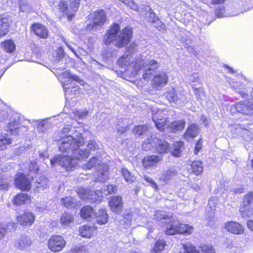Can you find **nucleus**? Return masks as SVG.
Masks as SVG:
<instances>
[{
	"label": "nucleus",
	"mask_w": 253,
	"mask_h": 253,
	"mask_svg": "<svg viewBox=\"0 0 253 253\" xmlns=\"http://www.w3.org/2000/svg\"><path fill=\"white\" fill-rule=\"evenodd\" d=\"M18 222L23 226H31L34 222L35 216L30 212H26L17 216Z\"/></svg>",
	"instance_id": "obj_18"
},
{
	"label": "nucleus",
	"mask_w": 253,
	"mask_h": 253,
	"mask_svg": "<svg viewBox=\"0 0 253 253\" xmlns=\"http://www.w3.org/2000/svg\"><path fill=\"white\" fill-rule=\"evenodd\" d=\"M109 203L110 209L113 212L119 214L123 211V202L121 197L119 196L113 197Z\"/></svg>",
	"instance_id": "obj_14"
},
{
	"label": "nucleus",
	"mask_w": 253,
	"mask_h": 253,
	"mask_svg": "<svg viewBox=\"0 0 253 253\" xmlns=\"http://www.w3.org/2000/svg\"><path fill=\"white\" fill-rule=\"evenodd\" d=\"M31 244L30 238L26 235H22L16 240L15 245L18 249L23 250L29 247Z\"/></svg>",
	"instance_id": "obj_20"
},
{
	"label": "nucleus",
	"mask_w": 253,
	"mask_h": 253,
	"mask_svg": "<svg viewBox=\"0 0 253 253\" xmlns=\"http://www.w3.org/2000/svg\"><path fill=\"white\" fill-rule=\"evenodd\" d=\"M176 173V171L173 169H169L164 170L162 172L161 176L159 177V179L160 181L164 182L165 183H168L169 180L174 176Z\"/></svg>",
	"instance_id": "obj_30"
},
{
	"label": "nucleus",
	"mask_w": 253,
	"mask_h": 253,
	"mask_svg": "<svg viewBox=\"0 0 253 253\" xmlns=\"http://www.w3.org/2000/svg\"><path fill=\"white\" fill-rule=\"evenodd\" d=\"M63 78L70 79L74 81H79V77L76 75H72L70 74V72L68 71H65L60 73Z\"/></svg>",
	"instance_id": "obj_46"
},
{
	"label": "nucleus",
	"mask_w": 253,
	"mask_h": 253,
	"mask_svg": "<svg viewBox=\"0 0 253 253\" xmlns=\"http://www.w3.org/2000/svg\"><path fill=\"white\" fill-rule=\"evenodd\" d=\"M168 82V77L165 73L155 76L152 80V87L160 90L166 85Z\"/></svg>",
	"instance_id": "obj_15"
},
{
	"label": "nucleus",
	"mask_w": 253,
	"mask_h": 253,
	"mask_svg": "<svg viewBox=\"0 0 253 253\" xmlns=\"http://www.w3.org/2000/svg\"><path fill=\"white\" fill-rule=\"evenodd\" d=\"M155 219L158 221L164 220L165 224V232L168 235L175 234L190 235L193 232V227L187 224L180 223L176 218L172 217L169 213L163 211H156L154 214Z\"/></svg>",
	"instance_id": "obj_2"
},
{
	"label": "nucleus",
	"mask_w": 253,
	"mask_h": 253,
	"mask_svg": "<svg viewBox=\"0 0 253 253\" xmlns=\"http://www.w3.org/2000/svg\"><path fill=\"white\" fill-rule=\"evenodd\" d=\"M46 124L45 121L40 122L37 125V128L40 132H43L45 129Z\"/></svg>",
	"instance_id": "obj_57"
},
{
	"label": "nucleus",
	"mask_w": 253,
	"mask_h": 253,
	"mask_svg": "<svg viewBox=\"0 0 253 253\" xmlns=\"http://www.w3.org/2000/svg\"><path fill=\"white\" fill-rule=\"evenodd\" d=\"M11 143V139L7 134L0 135V149H3L4 146Z\"/></svg>",
	"instance_id": "obj_41"
},
{
	"label": "nucleus",
	"mask_w": 253,
	"mask_h": 253,
	"mask_svg": "<svg viewBox=\"0 0 253 253\" xmlns=\"http://www.w3.org/2000/svg\"><path fill=\"white\" fill-rule=\"evenodd\" d=\"M148 129V128L146 125L137 126L133 128V133L135 135H141L145 132Z\"/></svg>",
	"instance_id": "obj_43"
},
{
	"label": "nucleus",
	"mask_w": 253,
	"mask_h": 253,
	"mask_svg": "<svg viewBox=\"0 0 253 253\" xmlns=\"http://www.w3.org/2000/svg\"><path fill=\"white\" fill-rule=\"evenodd\" d=\"M184 248L189 253H201L200 251H197L195 247L190 244H186L183 245Z\"/></svg>",
	"instance_id": "obj_48"
},
{
	"label": "nucleus",
	"mask_w": 253,
	"mask_h": 253,
	"mask_svg": "<svg viewBox=\"0 0 253 253\" xmlns=\"http://www.w3.org/2000/svg\"><path fill=\"white\" fill-rule=\"evenodd\" d=\"M192 170L196 175H199L203 171V165L201 161H194L191 165Z\"/></svg>",
	"instance_id": "obj_34"
},
{
	"label": "nucleus",
	"mask_w": 253,
	"mask_h": 253,
	"mask_svg": "<svg viewBox=\"0 0 253 253\" xmlns=\"http://www.w3.org/2000/svg\"><path fill=\"white\" fill-rule=\"evenodd\" d=\"M94 217L96 218V222L99 225L106 224L109 219V215L105 210H99L95 213Z\"/></svg>",
	"instance_id": "obj_23"
},
{
	"label": "nucleus",
	"mask_w": 253,
	"mask_h": 253,
	"mask_svg": "<svg viewBox=\"0 0 253 253\" xmlns=\"http://www.w3.org/2000/svg\"><path fill=\"white\" fill-rule=\"evenodd\" d=\"M212 5H220L223 4L226 0H210Z\"/></svg>",
	"instance_id": "obj_62"
},
{
	"label": "nucleus",
	"mask_w": 253,
	"mask_h": 253,
	"mask_svg": "<svg viewBox=\"0 0 253 253\" xmlns=\"http://www.w3.org/2000/svg\"><path fill=\"white\" fill-rule=\"evenodd\" d=\"M87 146L88 148L93 151L97 150L99 148V146L96 142L92 140L88 142Z\"/></svg>",
	"instance_id": "obj_52"
},
{
	"label": "nucleus",
	"mask_w": 253,
	"mask_h": 253,
	"mask_svg": "<svg viewBox=\"0 0 253 253\" xmlns=\"http://www.w3.org/2000/svg\"><path fill=\"white\" fill-rule=\"evenodd\" d=\"M97 166V171L95 172L96 180L98 181H104L108 177V167L104 164L101 163V160L96 157H93L89 161L83 166L84 169H91L93 167Z\"/></svg>",
	"instance_id": "obj_5"
},
{
	"label": "nucleus",
	"mask_w": 253,
	"mask_h": 253,
	"mask_svg": "<svg viewBox=\"0 0 253 253\" xmlns=\"http://www.w3.org/2000/svg\"><path fill=\"white\" fill-rule=\"evenodd\" d=\"M253 203V192H251L245 196L243 204L249 205Z\"/></svg>",
	"instance_id": "obj_50"
},
{
	"label": "nucleus",
	"mask_w": 253,
	"mask_h": 253,
	"mask_svg": "<svg viewBox=\"0 0 253 253\" xmlns=\"http://www.w3.org/2000/svg\"><path fill=\"white\" fill-rule=\"evenodd\" d=\"M167 111L163 109H158L156 111H153V116L154 117L156 115L158 116L159 119L158 120H161L162 118H166L167 117Z\"/></svg>",
	"instance_id": "obj_45"
},
{
	"label": "nucleus",
	"mask_w": 253,
	"mask_h": 253,
	"mask_svg": "<svg viewBox=\"0 0 253 253\" xmlns=\"http://www.w3.org/2000/svg\"><path fill=\"white\" fill-rule=\"evenodd\" d=\"M29 169L30 171L37 172V171L38 170V166H37V163L36 162H30Z\"/></svg>",
	"instance_id": "obj_59"
},
{
	"label": "nucleus",
	"mask_w": 253,
	"mask_h": 253,
	"mask_svg": "<svg viewBox=\"0 0 253 253\" xmlns=\"http://www.w3.org/2000/svg\"><path fill=\"white\" fill-rule=\"evenodd\" d=\"M161 157L156 155H151L145 157L143 160V165L144 167H151L156 165L159 162L162 161Z\"/></svg>",
	"instance_id": "obj_22"
},
{
	"label": "nucleus",
	"mask_w": 253,
	"mask_h": 253,
	"mask_svg": "<svg viewBox=\"0 0 253 253\" xmlns=\"http://www.w3.org/2000/svg\"><path fill=\"white\" fill-rule=\"evenodd\" d=\"M74 221V216L67 212L63 213L60 219V223L63 227H66L70 225Z\"/></svg>",
	"instance_id": "obj_27"
},
{
	"label": "nucleus",
	"mask_w": 253,
	"mask_h": 253,
	"mask_svg": "<svg viewBox=\"0 0 253 253\" xmlns=\"http://www.w3.org/2000/svg\"><path fill=\"white\" fill-rule=\"evenodd\" d=\"M88 112L87 110L76 111L74 112L75 117L81 119L85 118L88 115Z\"/></svg>",
	"instance_id": "obj_49"
},
{
	"label": "nucleus",
	"mask_w": 253,
	"mask_h": 253,
	"mask_svg": "<svg viewBox=\"0 0 253 253\" xmlns=\"http://www.w3.org/2000/svg\"><path fill=\"white\" fill-rule=\"evenodd\" d=\"M129 60L128 55L124 54L118 60V63H126Z\"/></svg>",
	"instance_id": "obj_56"
},
{
	"label": "nucleus",
	"mask_w": 253,
	"mask_h": 253,
	"mask_svg": "<svg viewBox=\"0 0 253 253\" xmlns=\"http://www.w3.org/2000/svg\"><path fill=\"white\" fill-rule=\"evenodd\" d=\"M8 187V184L6 180L2 177L0 176V189L7 190Z\"/></svg>",
	"instance_id": "obj_54"
},
{
	"label": "nucleus",
	"mask_w": 253,
	"mask_h": 253,
	"mask_svg": "<svg viewBox=\"0 0 253 253\" xmlns=\"http://www.w3.org/2000/svg\"><path fill=\"white\" fill-rule=\"evenodd\" d=\"M12 20L7 14H0V38L4 37L9 33Z\"/></svg>",
	"instance_id": "obj_11"
},
{
	"label": "nucleus",
	"mask_w": 253,
	"mask_h": 253,
	"mask_svg": "<svg viewBox=\"0 0 253 253\" xmlns=\"http://www.w3.org/2000/svg\"><path fill=\"white\" fill-rule=\"evenodd\" d=\"M199 131V128L197 125L193 124L189 126L184 134L186 139L189 140L190 139L196 137Z\"/></svg>",
	"instance_id": "obj_25"
},
{
	"label": "nucleus",
	"mask_w": 253,
	"mask_h": 253,
	"mask_svg": "<svg viewBox=\"0 0 253 253\" xmlns=\"http://www.w3.org/2000/svg\"><path fill=\"white\" fill-rule=\"evenodd\" d=\"M81 0H60L58 3L59 11L66 16L68 20H71L78 11Z\"/></svg>",
	"instance_id": "obj_4"
},
{
	"label": "nucleus",
	"mask_w": 253,
	"mask_h": 253,
	"mask_svg": "<svg viewBox=\"0 0 253 253\" xmlns=\"http://www.w3.org/2000/svg\"><path fill=\"white\" fill-rule=\"evenodd\" d=\"M95 213L92 208L88 206L84 207L80 211L81 217L85 219H90L94 217Z\"/></svg>",
	"instance_id": "obj_28"
},
{
	"label": "nucleus",
	"mask_w": 253,
	"mask_h": 253,
	"mask_svg": "<svg viewBox=\"0 0 253 253\" xmlns=\"http://www.w3.org/2000/svg\"><path fill=\"white\" fill-rule=\"evenodd\" d=\"M77 193L81 199L87 200L91 203L100 202L101 200L102 194L99 190L95 191L80 188L78 189Z\"/></svg>",
	"instance_id": "obj_8"
},
{
	"label": "nucleus",
	"mask_w": 253,
	"mask_h": 253,
	"mask_svg": "<svg viewBox=\"0 0 253 253\" xmlns=\"http://www.w3.org/2000/svg\"><path fill=\"white\" fill-rule=\"evenodd\" d=\"M166 97L169 102H176L178 100L176 92L173 89H171L166 93Z\"/></svg>",
	"instance_id": "obj_42"
},
{
	"label": "nucleus",
	"mask_w": 253,
	"mask_h": 253,
	"mask_svg": "<svg viewBox=\"0 0 253 253\" xmlns=\"http://www.w3.org/2000/svg\"><path fill=\"white\" fill-rule=\"evenodd\" d=\"M73 81L70 80L65 81L63 85V87L65 90V92L70 91L71 92H75L78 91L79 87L78 85H72Z\"/></svg>",
	"instance_id": "obj_35"
},
{
	"label": "nucleus",
	"mask_w": 253,
	"mask_h": 253,
	"mask_svg": "<svg viewBox=\"0 0 253 253\" xmlns=\"http://www.w3.org/2000/svg\"><path fill=\"white\" fill-rule=\"evenodd\" d=\"M92 28L101 27L107 20L106 14L103 9H98L93 12Z\"/></svg>",
	"instance_id": "obj_12"
},
{
	"label": "nucleus",
	"mask_w": 253,
	"mask_h": 253,
	"mask_svg": "<svg viewBox=\"0 0 253 253\" xmlns=\"http://www.w3.org/2000/svg\"><path fill=\"white\" fill-rule=\"evenodd\" d=\"M216 198H212L210 199L208 207L211 209V211H214L215 209V204L217 202Z\"/></svg>",
	"instance_id": "obj_53"
},
{
	"label": "nucleus",
	"mask_w": 253,
	"mask_h": 253,
	"mask_svg": "<svg viewBox=\"0 0 253 253\" xmlns=\"http://www.w3.org/2000/svg\"><path fill=\"white\" fill-rule=\"evenodd\" d=\"M239 211L242 217H250L253 214L252 210H251L249 205L247 204H242Z\"/></svg>",
	"instance_id": "obj_36"
},
{
	"label": "nucleus",
	"mask_w": 253,
	"mask_h": 253,
	"mask_svg": "<svg viewBox=\"0 0 253 253\" xmlns=\"http://www.w3.org/2000/svg\"><path fill=\"white\" fill-rule=\"evenodd\" d=\"M70 130V128L69 126L67 125L66 126H64V127L62 128L61 132H60L61 133V137L63 138V136H67L66 134L69 132Z\"/></svg>",
	"instance_id": "obj_60"
},
{
	"label": "nucleus",
	"mask_w": 253,
	"mask_h": 253,
	"mask_svg": "<svg viewBox=\"0 0 253 253\" xmlns=\"http://www.w3.org/2000/svg\"><path fill=\"white\" fill-rule=\"evenodd\" d=\"M201 253H215L213 248L211 245H203L200 247Z\"/></svg>",
	"instance_id": "obj_47"
},
{
	"label": "nucleus",
	"mask_w": 253,
	"mask_h": 253,
	"mask_svg": "<svg viewBox=\"0 0 253 253\" xmlns=\"http://www.w3.org/2000/svg\"><path fill=\"white\" fill-rule=\"evenodd\" d=\"M80 146H76L72 151L73 157L77 160L85 159L89 155V152L87 149H81Z\"/></svg>",
	"instance_id": "obj_21"
},
{
	"label": "nucleus",
	"mask_w": 253,
	"mask_h": 253,
	"mask_svg": "<svg viewBox=\"0 0 253 253\" xmlns=\"http://www.w3.org/2000/svg\"><path fill=\"white\" fill-rule=\"evenodd\" d=\"M185 125V122L183 120L175 121L169 124L167 126V129L169 131L175 132L183 129Z\"/></svg>",
	"instance_id": "obj_29"
},
{
	"label": "nucleus",
	"mask_w": 253,
	"mask_h": 253,
	"mask_svg": "<svg viewBox=\"0 0 253 253\" xmlns=\"http://www.w3.org/2000/svg\"><path fill=\"white\" fill-rule=\"evenodd\" d=\"M132 220V216L130 213H128L125 215L124 217V221L125 223V225L126 227L129 226L130 224V222Z\"/></svg>",
	"instance_id": "obj_55"
},
{
	"label": "nucleus",
	"mask_w": 253,
	"mask_h": 253,
	"mask_svg": "<svg viewBox=\"0 0 253 253\" xmlns=\"http://www.w3.org/2000/svg\"><path fill=\"white\" fill-rule=\"evenodd\" d=\"M133 35V28L126 26L121 30L120 25L113 23L106 33L104 42L109 45L115 42V45L118 48H123L127 45L131 41Z\"/></svg>",
	"instance_id": "obj_1"
},
{
	"label": "nucleus",
	"mask_w": 253,
	"mask_h": 253,
	"mask_svg": "<svg viewBox=\"0 0 253 253\" xmlns=\"http://www.w3.org/2000/svg\"><path fill=\"white\" fill-rule=\"evenodd\" d=\"M153 122L155 124L157 128L160 131H164L166 128H167V123L168 122V117L162 118L161 120H158L159 118L158 115L152 117Z\"/></svg>",
	"instance_id": "obj_26"
},
{
	"label": "nucleus",
	"mask_w": 253,
	"mask_h": 253,
	"mask_svg": "<svg viewBox=\"0 0 253 253\" xmlns=\"http://www.w3.org/2000/svg\"><path fill=\"white\" fill-rule=\"evenodd\" d=\"M36 186L38 191L44 190L48 187L49 180L44 176H41L37 179Z\"/></svg>",
	"instance_id": "obj_31"
},
{
	"label": "nucleus",
	"mask_w": 253,
	"mask_h": 253,
	"mask_svg": "<svg viewBox=\"0 0 253 253\" xmlns=\"http://www.w3.org/2000/svg\"><path fill=\"white\" fill-rule=\"evenodd\" d=\"M153 147H155L160 154L167 153L170 150L169 145L167 142L152 136L144 141L142 146V149L146 151L151 150Z\"/></svg>",
	"instance_id": "obj_6"
},
{
	"label": "nucleus",
	"mask_w": 253,
	"mask_h": 253,
	"mask_svg": "<svg viewBox=\"0 0 253 253\" xmlns=\"http://www.w3.org/2000/svg\"><path fill=\"white\" fill-rule=\"evenodd\" d=\"M96 230L93 226L87 225H83L79 228L80 235L84 238H90L93 236Z\"/></svg>",
	"instance_id": "obj_24"
},
{
	"label": "nucleus",
	"mask_w": 253,
	"mask_h": 253,
	"mask_svg": "<svg viewBox=\"0 0 253 253\" xmlns=\"http://www.w3.org/2000/svg\"><path fill=\"white\" fill-rule=\"evenodd\" d=\"M65 245L66 241L62 236L59 235L52 236L48 242L49 249L54 252L61 251Z\"/></svg>",
	"instance_id": "obj_10"
},
{
	"label": "nucleus",
	"mask_w": 253,
	"mask_h": 253,
	"mask_svg": "<svg viewBox=\"0 0 253 253\" xmlns=\"http://www.w3.org/2000/svg\"><path fill=\"white\" fill-rule=\"evenodd\" d=\"M184 149L183 143L177 142L173 144L171 154L175 157H179Z\"/></svg>",
	"instance_id": "obj_33"
},
{
	"label": "nucleus",
	"mask_w": 253,
	"mask_h": 253,
	"mask_svg": "<svg viewBox=\"0 0 253 253\" xmlns=\"http://www.w3.org/2000/svg\"><path fill=\"white\" fill-rule=\"evenodd\" d=\"M166 246V242L164 240H159L157 241L152 251V253H158L159 252L163 251Z\"/></svg>",
	"instance_id": "obj_39"
},
{
	"label": "nucleus",
	"mask_w": 253,
	"mask_h": 253,
	"mask_svg": "<svg viewBox=\"0 0 253 253\" xmlns=\"http://www.w3.org/2000/svg\"><path fill=\"white\" fill-rule=\"evenodd\" d=\"M234 108L240 113L253 116V104L249 101L239 102L234 105Z\"/></svg>",
	"instance_id": "obj_13"
},
{
	"label": "nucleus",
	"mask_w": 253,
	"mask_h": 253,
	"mask_svg": "<svg viewBox=\"0 0 253 253\" xmlns=\"http://www.w3.org/2000/svg\"><path fill=\"white\" fill-rule=\"evenodd\" d=\"M11 226L14 229L15 228V225L13 223H9L5 225V224H0V240L2 239L7 232L8 227Z\"/></svg>",
	"instance_id": "obj_40"
},
{
	"label": "nucleus",
	"mask_w": 253,
	"mask_h": 253,
	"mask_svg": "<svg viewBox=\"0 0 253 253\" xmlns=\"http://www.w3.org/2000/svg\"><path fill=\"white\" fill-rule=\"evenodd\" d=\"M247 226L250 230L253 231V220L248 221Z\"/></svg>",
	"instance_id": "obj_64"
},
{
	"label": "nucleus",
	"mask_w": 253,
	"mask_h": 253,
	"mask_svg": "<svg viewBox=\"0 0 253 253\" xmlns=\"http://www.w3.org/2000/svg\"><path fill=\"white\" fill-rule=\"evenodd\" d=\"M105 191H107L108 194H111L117 191V187L113 185H108L106 186V189H105Z\"/></svg>",
	"instance_id": "obj_58"
},
{
	"label": "nucleus",
	"mask_w": 253,
	"mask_h": 253,
	"mask_svg": "<svg viewBox=\"0 0 253 253\" xmlns=\"http://www.w3.org/2000/svg\"><path fill=\"white\" fill-rule=\"evenodd\" d=\"M50 163L53 166L59 164L67 170H71L77 165V160L69 156L57 155L50 160Z\"/></svg>",
	"instance_id": "obj_7"
},
{
	"label": "nucleus",
	"mask_w": 253,
	"mask_h": 253,
	"mask_svg": "<svg viewBox=\"0 0 253 253\" xmlns=\"http://www.w3.org/2000/svg\"><path fill=\"white\" fill-rule=\"evenodd\" d=\"M0 48L5 52L11 54L16 50V45L12 39H6L0 43Z\"/></svg>",
	"instance_id": "obj_19"
},
{
	"label": "nucleus",
	"mask_w": 253,
	"mask_h": 253,
	"mask_svg": "<svg viewBox=\"0 0 253 253\" xmlns=\"http://www.w3.org/2000/svg\"><path fill=\"white\" fill-rule=\"evenodd\" d=\"M16 186L22 190L28 191L31 187L30 181L26 178L25 175L19 173L15 180Z\"/></svg>",
	"instance_id": "obj_16"
},
{
	"label": "nucleus",
	"mask_w": 253,
	"mask_h": 253,
	"mask_svg": "<svg viewBox=\"0 0 253 253\" xmlns=\"http://www.w3.org/2000/svg\"><path fill=\"white\" fill-rule=\"evenodd\" d=\"M61 201L64 206L67 208H72L77 205L75 199L71 197L62 199Z\"/></svg>",
	"instance_id": "obj_37"
},
{
	"label": "nucleus",
	"mask_w": 253,
	"mask_h": 253,
	"mask_svg": "<svg viewBox=\"0 0 253 253\" xmlns=\"http://www.w3.org/2000/svg\"><path fill=\"white\" fill-rule=\"evenodd\" d=\"M145 70L143 74V77L144 79L150 78V76L152 74L156 69L155 64H146L145 66Z\"/></svg>",
	"instance_id": "obj_38"
},
{
	"label": "nucleus",
	"mask_w": 253,
	"mask_h": 253,
	"mask_svg": "<svg viewBox=\"0 0 253 253\" xmlns=\"http://www.w3.org/2000/svg\"><path fill=\"white\" fill-rule=\"evenodd\" d=\"M225 12L224 6L217 8L214 10V14L217 17H222L223 16Z\"/></svg>",
	"instance_id": "obj_51"
},
{
	"label": "nucleus",
	"mask_w": 253,
	"mask_h": 253,
	"mask_svg": "<svg viewBox=\"0 0 253 253\" xmlns=\"http://www.w3.org/2000/svg\"><path fill=\"white\" fill-rule=\"evenodd\" d=\"M30 31L40 39L45 40L49 37V32L47 28L43 24L34 22L30 27Z\"/></svg>",
	"instance_id": "obj_9"
},
{
	"label": "nucleus",
	"mask_w": 253,
	"mask_h": 253,
	"mask_svg": "<svg viewBox=\"0 0 253 253\" xmlns=\"http://www.w3.org/2000/svg\"><path fill=\"white\" fill-rule=\"evenodd\" d=\"M122 175L125 180L129 183H132L134 180L133 175L126 169H123L122 170Z\"/></svg>",
	"instance_id": "obj_44"
},
{
	"label": "nucleus",
	"mask_w": 253,
	"mask_h": 253,
	"mask_svg": "<svg viewBox=\"0 0 253 253\" xmlns=\"http://www.w3.org/2000/svg\"><path fill=\"white\" fill-rule=\"evenodd\" d=\"M29 198L27 194L20 193L15 196L13 200V203L16 205H20L26 204Z\"/></svg>",
	"instance_id": "obj_32"
},
{
	"label": "nucleus",
	"mask_w": 253,
	"mask_h": 253,
	"mask_svg": "<svg viewBox=\"0 0 253 253\" xmlns=\"http://www.w3.org/2000/svg\"><path fill=\"white\" fill-rule=\"evenodd\" d=\"M224 228L227 232L235 234H242L244 232L242 225L235 221H229L224 225Z\"/></svg>",
	"instance_id": "obj_17"
},
{
	"label": "nucleus",
	"mask_w": 253,
	"mask_h": 253,
	"mask_svg": "<svg viewBox=\"0 0 253 253\" xmlns=\"http://www.w3.org/2000/svg\"><path fill=\"white\" fill-rule=\"evenodd\" d=\"M60 65V64H53V65H55L54 69L56 70V71L55 72V74H60V71H62V70H63L64 69H65V67H58L59 65Z\"/></svg>",
	"instance_id": "obj_63"
},
{
	"label": "nucleus",
	"mask_w": 253,
	"mask_h": 253,
	"mask_svg": "<svg viewBox=\"0 0 253 253\" xmlns=\"http://www.w3.org/2000/svg\"><path fill=\"white\" fill-rule=\"evenodd\" d=\"M202 143L201 142V140H199L197 142L195 147L194 153L195 154H197L200 151V150L202 148Z\"/></svg>",
	"instance_id": "obj_61"
},
{
	"label": "nucleus",
	"mask_w": 253,
	"mask_h": 253,
	"mask_svg": "<svg viewBox=\"0 0 253 253\" xmlns=\"http://www.w3.org/2000/svg\"><path fill=\"white\" fill-rule=\"evenodd\" d=\"M59 149L62 152L73 151L76 146H82L84 143V139L82 134L77 132L74 136L71 135L63 137L59 140Z\"/></svg>",
	"instance_id": "obj_3"
}]
</instances>
